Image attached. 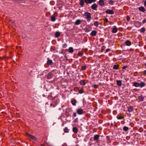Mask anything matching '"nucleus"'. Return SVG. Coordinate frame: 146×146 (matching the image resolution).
Here are the masks:
<instances>
[{
	"instance_id": "1",
	"label": "nucleus",
	"mask_w": 146,
	"mask_h": 146,
	"mask_svg": "<svg viewBox=\"0 0 146 146\" xmlns=\"http://www.w3.org/2000/svg\"><path fill=\"white\" fill-rule=\"evenodd\" d=\"M52 103L50 104V106L54 107L58 104L59 100L57 96H55L52 99Z\"/></svg>"
},
{
	"instance_id": "2",
	"label": "nucleus",
	"mask_w": 146,
	"mask_h": 146,
	"mask_svg": "<svg viewBox=\"0 0 146 146\" xmlns=\"http://www.w3.org/2000/svg\"><path fill=\"white\" fill-rule=\"evenodd\" d=\"M145 85V83L143 82H141L140 83H139L137 82H134L133 86H135V87H137L139 86H140L142 88L144 87Z\"/></svg>"
},
{
	"instance_id": "3",
	"label": "nucleus",
	"mask_w": 146,
	"mask_h": 146,
	"mask_svg": "<svg viewBox=\"0 0 146 146\" xmlns=\"http://www.w3.org/2000/svg\"><path fill=\"white\" fill-rule=\"evenodd\" d=\"M84 16L88 21H90L91 20L92 17H91V14L90 13L86 12L84 13Z\"/></svg>"
},
{
	"instance_id": "4",
	"label": "nucleus",
	"mask_w": 146,
	"mask_h": 146,
	"mask_svg": "<svg viewBox=\"0 0 146 146\" xmlns=\"http://www.w3.org/2000/svg\"><path fill=\"white\" fill-rule=\"evenodd\" d=\"M26 135L28 136L29 137L31 138V139L34 140L35 141H36L37 140V138L35 137L34 136L31 135V134L27 132L25 133Z\"/></svg>"
},
{
	"instance_id": "5",
	"label": "nucleus",
	"mask_w": 146,
	"mask_h": 146,
	"mask_svg": "<svg viewBox=\"0 0 146 146\" xmlns=\"http://www.w3.org/2000/svg\"><path fill=\"white\" fill-rule=\"evenodd\" d=\"M53 75L54 74L52 73L49 72L45 76L47 79H50L52 78Z\"/></svg>"
},
{
	"instance_id": "6",
	"label": "nucleus",
	"mask_w": 146,
	"mask_h": 146,
	"mask_svg": "<svg viewBox=\"0 0 146 146\" xmlns=\"http://www.w3.org/2000/svg\"><path fill=\"white\" fill-rule=\"evenodd\" d=\"M134 25L136 27H139L141 25V23L140 22L134 21Z\"/></svg>"
},
{
	"instance_id": "7",
	"label": "nucleus",
	"mask_w": 146,
	"mask_h": 146,
	"mask_svg": "<svg viewBox=\"0 0 146 146\" xmlns=\"http://www.w3.org/2000/svg\"><path fill=\"white\" fill-rule=\"evenodd\" d=\"M76 111L77 113L79 115H82L83 114V110L81 108H79L77 109Z\"/></svg>"
},
{
	"instance_id": "8",
	"label": "nucleus",
	"mask_w": 146,
	"mask_h": 146,
	"mask_svg": "<svg viewBox=\"0 0 146 146\" xmlns=\"http://www.w3.org/2000/svg\"><path fill=\"white\" fill-rule=\"evenodd\" d=\"M92 28L89 25L87 26L85 29V31L86 32H88L91 30Z\"/></svg>"
},
{
	"instance_id": "9",
	"label": "nucleus",
	"mask_w": 146,
	"mask_h": 146,
	"mask_svg": "<svg viewBox=\"0 0 146 146\" xmlns=\"http://www.w3.org/2000/svg\"><path fill=\"white\" fill-rule=\"evenodd\" d=\"M106 13L107 14L112 15L114 14V12L112 10L107 9L105 11Z\"/></svg>"
},
{
	"instance_id": "10",
	"label": "nucleus",
	"mask_w": 146,
	"mask_h": 146,
	"mask_svg": "<svg viewBox=\"0 0 146 146\" xmlns=\"http://www.w3.org/2000/svg\"><path fill=\"white\" fill-rule=\"evenodd\" d=\"M98 7V5L96 3H94L91 6V8L94 10H96Z\"/></svg>"
},
{
	"instance_id": "11",
	"label": "nucleus",
	"mask_w": 146,
	"mask_h": 146,
	"mask_svg": "<svg viewBox=\"0 0 146 146\" xmlns=\"http://www.w3.org/2000/svg\"><path fill=\"white\" fill-rule=\"evenodd\" d=\"M84 1L86 4H90L95 2L96 0H84Z\"/></svg>"
},
{
	"instance_id": "12",
	"label": "nucleus",
	"mask_w": 146,
	"mask_h": 146,
	"mask_svg": "<svg viewBox=\"0 0 146 146\" xmlns=\"http://www.w3.org/2000/svg\"><path fill=\"white\" fill-rule=\"evenodd\" d=\"M117 28L115 26H114L113 27V28L112 32L113 33H115L117 31Z\"/></svg>"
},
{
	"instance_id": "13",
	"label": "nucleus",
	"mask_w": 146,
	"mask_h": 146,
	"mask_svg": "<svg viewBox=\"0 0 146 146\" xmlns=\"http://www.w3.org/2000/svg\"><path fill=\"white\" fill-rule=\"evenodd\" d=\"M97 33V32L95 30H93L92 31L90 34V35L91 36H94L96 35Z\"/></svg>"
},
{
	"instance_id": "14",
	"label": "nucleus",
	"mask_w": 146,
	"mask_h": 146,
	"mask_svg": "<svg viewBox=\"0 0 146 146\" xmlns=\"http://www.w3.org/2000/svg\"><path fill=\"white\" fill-rule=\"evenodd\" d=\"M98 4L102 6H104L105 5L104 1V0H100L98 2Z\"/></svg>"
},
{
	"instance_id": "15",
	"label": "nucleus",
	"mask_w": 146,
	"mask_h": 146,
	"mask_svg": "<svg viewBox=\"0 0 146 146\" xmlns=\"http://www.w3.org/2000/svg\"><path fill=\"white\" fill-rule=\"evenodd\" d=\"M134 110V108L133 106H130L127 107V111L129 113L132 112Z\"/></svg>"
},
{
	"instance_id": "16",
	"label": "nucleus",
	"mask_w": 146,
	"mask_h": 146,
	"mask_svg": "<svg viewBox=\"0 0 146 146\" xmlns=\"http://www.w3.org/2000/svg\"><path fill=\"white\" fill-rule=\"evenodd\" d=\"M47 64L48 65H50L52 64V60L49 59V58H47Z\"/></svg>"
},
{
	"instance_id": "17",
	"label": "nucleus",
	"mask_w": 146,
	"mask_h": 146,
	"mask_svg": "<svg viewBox=\"0 0 146 146\" xmlns=\"http://www.w3.org/2000/svg\"><path fill=\"white\" fill-rule=\"evenodd\" d=\"M144 98L142 94L138 97V99L140 101H143L144 100Z\"/></svg>"
},
{
	"instance_id": "18",
	"label": "nucleus",
	"mask_w": 146,
	"mask_h": 146,
	"mask_svg": "<svg viewBox=\"0 0 146 146\" xmlns=\"http://www.w3.org/2000/svg\"><path fill=\"white\" fill-rule=\"evenodd\" d=\"M100 137V135H96L94 136V141H97L99 139V138Z\"/></svg>"
},
{
	"instance_id": "19",
	"label": "nucleus",
	"mask_w": 146,
	"mask_h": 146,
	"mask_svg": "<svg viewBox=\"0 0 146 146\" xmlns=\"http://www.w3.org/2000/svg\"><path fill=\"white\" fill-rule=\"evenodd\" d=\"M139 10L140 11H141L143 12L145 11V10L144 7H141L139 8Z\"/></svg>"
},
{
	"instance_id": "20",
	"label": "nucleus",
	"mask_w": 146,
	"mask_h": 146,
	"mask_svg": "<svg viewBox=\"0 0 146 146\" xmlns=\"http://www.w3.org/2000/svg\"><path fill=\"white\" fill-rule=\"evenodd\" d=\"M73 131L74 133H77L78 132V128L76 127H73Z\"/></svg>"
},
{
	"instance_id": "21",
	"label": "nucleus",
	"mask_w": 146,
	"mask_h": 146,
	"mask_svg": "<svg viewBox=\"0 0 146 146\" xmlns=\"http://www.w3.org/2000/svg\"><path fill=\"white\" fill-rule=\"evenodd\" d=\"M84 0H80V5H81V7H83L84 5Z\"/></svg>"
},
{
	"instance_id": "22",
	"label": "nucleus",
	"mask_w": 146,
	"mask_h": 146,
	"mask_svg": "<svg viewBox=\"0 0 146 146\" xmlns=\"http://www.w3.org/2000/svg\"><path fill=\"white\" fill-rule=\"evenodd\" d=\"M117 84L119 86H121L122 85V82L121 80H117Z\"/></svg>"
},
{
	"instance_id": "23",
	"label": "nucleus",
	"mask_w": 146,
	"mask_h": 146,
	"mask_svg": "<svg viewBox=\"0 0 146 146\" xmlns=\"http://www.w3.org/2000/svg\"><path fill=\"white\" fill-rule=\"evenodd\" d=\"M79 82L80 84L82 85H85L86 84L84 80H81Z\"/></svg>"
},
{
	"instance_id": "24",
	"label": "nucleus",
	"mask_w": 146,
	"mask_h": 146,
	"mask_svg": "<svg viewBox=\"0 0 146 146\" xmlns=\"http://www.w3.org/2000/svg\"><path fill=\"white\" fill-rule=\"evenodd\" d=\"M71 102L73 105L75 106L77 103V101L75 99H74L71 101Z\"/></svg>"
},
{
	"instance_id": "25",
	"label": "nucleus",
	"mask_w": 146,
	"mask_h": 146,
	"mask_svg": "<svg viewBox=\"0 0 146 146\" xmlns=\"http://www.w3.org/2000/svg\"><path fill=\"white\" fill-rule=\"evenodd\" d=\"M125 43L126 45L127 46H129L131 44V42L128 40H127Z\"/></svg>"
},
{
	"instance_id": "26",
	"label": "nucleus",
	"mask_w": 146,
	"mask_h": 146,
	"mask_svg": "<svg viewBox=\"0 0 146 146\" xmlns=\"http://www.w3.org/2000/svg\"><path fill=\"white\" fill-rule=\"evenodd\" d=\"M81 21L80 20H77L75 23V25H79L81 23Z\"/></svg>"
},
{
	"instance_id": "27",
	"label": "nucleus",
	"mask_w": 146,
	"mask_h": 146,
	"mask_svg": "<svg viewBox=\"0 0 146 146\" xmlns=\"http://www.w3.org/2000/svg\"><path fill=\"white\" fill-rule=\"evenodd\" d=\"M60 35V33L59 32H57L55 33V36L56 38H58Z\"/></svg>"
},
{
	"instance_id": "28",
	"label": "nucleus",
	"mask_w": 146,
	"mask_h": 146,
	"mask_svg": "<svg viewBox=\"0 0 146 146\" xmlns=\"http://www.w3.org/2000/svg\"><path fill=\"white\" fill-rule=\"evenodd\" d=\"M139 31L141 33H144L145 31V27H143L140 29Z\"/></svg>"
},
{
	"instance_id": "29",
	"label": "nucleus",
	"mask_w": 146,
	"mask_h": 146,
	"mask_svg": "<svg viewBox=\"0 0 146 146\" xmlns=\"http://www.w3.org/2000/svg\"><path fill=\"white\" fill-rule=\"evenodd\" d=\"M56 17L54 16L53 15L51 17V20L52 21H54L56 20Z\"/></svg>"
},
{
	"instance_id": "30",
	"label": "nucleus",
	"mask_w": 146,
	"mask_h": 146,
	"mask_svg": "<svg viewBox=\"0 0 146 146\" xmlns=\"http://www.w3.org/2000/svg\"><path fill=\"white\" fill-rule=\"evenodd\" d=\"M68 52L70 53H72L74 51V50L73 49V48L72 47H70L69 48L68 50Z\"/></svg>"
},
{
	"instance_id": "31",
	"label": "nucleus",
	"mask_w": 146,
	"mask_h": 146,
	"mask_svg": "<svg viewBox=\"0 0 146 146\" xmlns=\"http://www.w3.org/2000/svg\"><path fill=\"white\" fill-rule=\"evenodd\" d=\"M99 23L98 21H95L94 23V25L96 27H98L99 25Z\"/></svg>"
},
{
	"instance_id": "32",
	"label": "nucleus",
	"mask_w": 146,
	"mask_h": 146,
	"mask_svg": "<svg viewBox=\"0 0 146 146\" xmlns=\"http://www.w3.org/2000/svg\"><path fill=\"white\" fill-rule=\"evenodd\" d=\"M83 54V52L82 51H79L77 55L79 56H82Z\"/></svg>"
},
{
	"instance_id": "33",
	"label": "nucleus",
	"mask_w": 146,
	"mask_h": 146,
	"mask_svg": "<svg viewBox=\"0 0 146 146\" xmlns=\"http://www.w3.org/2000/svg\"><path fill=\"white\" fill-rule=\"evenodd\" d=\"M87 68V67L86 66V65H84L83 66H82L81 67V70H85Z\"/></svg>"
},
{
	"instance_id": "34",
	"label": "nucleus",
	"mask_w": 146,
	"mask_h": 146,
	"mask_svg": "<svg viewBox=\"0 0 146 146\" xmlns=\"http://www.w3.org/2000/svg\"><path fill=\"white\" fill-rule=\"evenodd\" d=\"M119 65H115L113 68V69L115 70H117L119 68Z\"/></svg>"
},
{
	"instance_id": "35",
	"label": "nucleus",
	"mask_w": 146,
	"mask_h": 146,
	"mask_svg": "<svg viewBox=\"0 0 146 146\" xmlns=\"http://www.w3.org/2000/svg\"><path fill=\"white\" fill-rule=\"evenodd\" d=\"M117 119H124V117L122 116H118L117 115Z\"/></svg>"
},
{
	"instance_id": "36",
	"label": "nucleus",
	"mask_w": 146,
	"mask_h": 146,
	"mask_svg": "<svg viewBox=\"0 0 146 146\" xmlns=\"http://www.w3.org/2000/svg\"><path fill=\"white\" fill-rule=\"evenodd\" d=\"M129 129V128L128 127H126V126H124L123 127V130L125 131H127Z\"/></svg>"
},
{
	"instance_id": "37",
	"label": "nucleus",
	"mask_w": 146,
	"mask_h": 146,
	"mask_svg": "<svg viewBox=\"0 0 146 146\" xmlns=\"http://www.w3.org/2000/svg\"><path fill=\"white\" fill-rule=\"evenodd\" d=\"M106 48V47L105 46H102L101 47V49L100 51L101 52H102Z\"/></svg>"
},
{
	"instance_id": "38",
	"label": "nucleus",
	"mask_w": 146,
	"mask_h": 146,
	"mask_svg": "<svg viewBox=\"0 0 146 146\" xmlns=\"http://www.w3.org/2000/svg\"><path fill=\"white\" fill-rule=\"evenodd\" d=\"M92 87H94V88L96 89L98 87V85L94 84L92 86Z\"/></svg>"
},
{
	"instance_id": "39",
	"label": "nucleus",
	"mask_w": 146,
	"mask_h": 146,
	"mask_svg": "<svg viewBox=\"0 0 146 146\" xmlns=\"http://www.w3.org/2000/svg\"><path fill=\"white\" fill-rule=\"evenodd\" d=\"M64 131L65 133H68V129L67 127H65L64 129Z\"/></svg>"
},
{
	"instance_id": "40",
	"label": "nucleus",
	"mask_w": 146,
	"mask_h": 146,
	"mask_svg": "<svg viewBox=\"0 0 146 146\" xmlns=\"http://www.w3.org/2000/svg\"><path fill=\"white\" fill-rule=\"evenodd\" d=\"M110 5H113V1L112 0H110L108 1Z\"/></svg>"
},
{
	"instance_id": "41",
	"label": "nucleus",
	"mask_w": 146,
	"mask_h": 146,
	"mask_svg": "<svg viewBox=\"0 0 146 146\" xmlns=\"http://www.w3.org/2000/svg\"><path fill=\"white\" fill-rule=\"evenodd\" d=\"M78 118H76L73 121V123H76L78 122Z\"/></svg>"
},
{
	"instance_id": "42",
	"label": "nucleus",
	"mask_w": 146,
	"mask_h": 146,
	"mask_svg": "<svg viewBox=\"0 0 146 146\" xmlns=\"http://www.w3.org/2000/svg\"><path fill=\"white\" fill-rule=\"evenodd\" d=\"M84 92V90L83 89H81L79 90V93L80 94H82Z\"/></svg>"
},
{
	"instance_id": "43",
	"label": "nucleus",
	"mask_w": 146,
	"mask_h": 146,
	"mask_svg": "<svg viewBox=\"0 0 146 146\" xmlns=\"http://www.w3.org/2000/svg\"><path fill=\"white\" fill-rule=\"evenodd\" d=\"M9 22L11 24H13L15 23V21L11 19L9 20Z\"/></svg>"
},
{
	"instance_id": "44",
	"label": "nucleus",
	"mask_w": 146,
	"mask_h": 146,
	"mask_svg": "<svg viewBox=\"0 0 146 146\" xmlns=\"http://www.w3.org/2000/svg\"><path fill=\"white\" fill-rule=\"evenodd\" d=\"M103 20H104V23H106L109 22L107 18H106L104 19Z\"/></svg>"
},
{
	"instance_id": "45",
	"label": "nucleus",
	"mask_w": 146,
	"mask_h": 146,
	"mask_svg": "<svg viewBox=\"0 0 146 146\" xmlns=\"http://www.w3.org/2000/svg\"><path fill=\"white\" fill-rule=\"evenodd\" d=\"M143 130V129L142 127H140L139 129V131L140 132H142Z\"/></svg>"
},
{
	"instance_id": "46",
	"label": "nucleus",
	"mask_w": 146,
	"mask_h": 146,
	"mask_svg": "<svg viewBox=\"0 0 146 146\" xmlns=\"http://www.w3.org/2000/svg\"><path fill=\"white\" fill-rule=\"evenodd\" d=\"M126 19L127 21H129L130 19V17L129 16H127L126 17Z\"/></svg>"
},
{
	"instance_id": "47",
	"label": "nucleus",
	"mask_w": 146,
	"mask_h": 146,
	"mask_svg": "<svg viewBox=\"0 0 146 146\" xmlns=\"http://www.w3.org/2000/svg\"><path fill=\"white\" fill-rule=\"evenodd\" d=\"M91 115L89 113H87L86 115V116L88 118H90V117Z\"/></svg>"
},
{
	"instance_id": "48",
	"label": "nucleus",
	"mask_w": 146,
	"mask_h": 146,
	"mask_svg": "<svg viewBox=\"0 0 146 146\" xmlns=\"http://www.w3.org/2000/svg\"><path fill=\"white\" fill-rule=\"evenodd\" d=\"M67 46V44L66 43L63 44L62 45V47L63 48H65Z\"/></svg>"
},
{
	"instance_id": "49",
	"label": "nucleus",
	"mask_w": 146,
	"mask_h": 146,
	"mask_svg": "<svg viewBox=\"0 0 146 146\" xmlns=\"http://www.w3.org/2000/svg\"><path fill=\"white\" fill-rule=\"evenodd\" d=\"M100 41L101 42H103L104 41V39L103 38H100Z\"/></svg>"
},
{
	"instance_id": "50",
	"label": "nucleus",
	"mask_w": 146,
	"mask_h": 146,
	"mask_svg": "<svg viewBox=\"0 0 146 146\" xmlns=\"http://www.w3.org/2000/svg\"><path fill=\"white\" fill-rule=\"evenodd\" d=\"M110 136H107L106 137V139L108 141L110 140Z\"/></svg>"
},
{
	"instance_id": "51",
	"label": "nucleus",
	"mask_w": 146,
	"mask_h": 146,
	"mask_svg": "<svg viewBox=\"0 0 146 146\" xmlns=\"http://www.w3.org/2000/svg\"><path fill=\"white\" fill-rule=\"evenodd\" d=\"M128 66H124L122 67V68L123 69H125L126 68H127Z\"/></svg>"
},
{
	"instance_id": "52",
	"label": "nucleus",
	"mask_w": 146,
	"mask_h": 146,
	"mask_svg": "<svg viewBox=\"0 0 146 146\" xmlns=\"http://www.w3.org/2000/svg\"><path fill=\"white\" fill-rule=\"evenodd\" d=\"M73 116L74 117H76V112H74L73 114Z\"/></svg>"
},
{
	"instance_id": "53",
	"label": "nucleus",
	"mask_w": 146,
	"mask_h": 146,
	"mask_svg": "<svg viewBox=\"0 0 146 146\" xmlns=\"http://www.w3.org/2000/svg\"><path fill=\"white\" fill-rule=\"evenodd\" d=\"M145 22H146V19H144L143 21H142V23L143 24H144L145 23Z\"/></svg>"
},
{
	"instance_id": "54",
	"label": "nucleus",
	"mask_w": 146,
	"mask_h": 146,
	"mask_svg": "<svg viewBox=\"0 0 146 146\" xmlns=\"http://www.w3.org/2000/svg\"><path fill=\"white\" fill-rule=\"evenodd\" d=\"M110 51V49L109 48H108L106 50V52H108Z\"/></svg>"
},
{
	"instance_id": "55",
	"label": "nucleus",
	"mask_w": 146,
	"mask_h": 146,
	"mask_svg": "<svg viewBox=\"0 0 146 146\" xmlns=\"http://www.w3.org/2000/svg\"><path fill=\"white\" fill-rule=\"evenodd\" d=\"M143 74L144 75H146V70H145L143 71Z\"/></svg>"
},
{
	"instance_id": "56",
	"label": "nucleus",
	"mask_w": 146,
	"mask_h": 146,
	"mask_svg": "<svg viewBox=\"0 0 146 146\" xmlns=\"http://www.w3.org/2000/svg\"><path fill=\"white\" fill-rule=\"evenodd\" d=\"M129 138H130V137L129 136H127L126 137V139L127 140H129Z\"/></svg>"
},
{
	"instance_id": "57",
	"label": "nucleus",
	"mask_w": 146,
	"mask_h": 146,
	"mask_svg": "<svg viewBox=\"0 0 146 146\" xmlns=\"http://www.w3.org/2000/svg\"><path fill=\"white\" fill-rule=\"evenodd\" d=\"M144 5L145 7H146V1L144 2Z\"/></svg>"
},
{
	"instance_id": "58",
	"label": "nucleus",
	"mask_w": 146,
	"mask_h": 146,
	"mask_svg": "<svg viewBox=\"0 0 146 146\" xmlns=\"http://www.w3.org/2000/svg\"><path fill=\"white\" fill-rule=\"evenodd\" d=\"M114 123H115V124L114 125L115 127H117V125L116 123L115 122H114Z\"/></svg>"
},
{
	"instance_id": "59",
	"label": "nucleus",
	"mask_w": 146,
	"mask_h": 146,
	"mask_svg": "<svg viewBox=\"0 0 146 146\" xmlns=\"http://www.w3.org/2000/svg\"><path fill=\"white\" fill-rule=\"evenodd\" d=\"M134 50V49H132V48H130V51H133Z\"/></svg>"
},
{
	"instance_id": "60",
	"label": "nucleus",
	"mask_w": 146,
	"mask_h": 146,
	"mask_svg": "<svg viewBox=\"0 0 146 146\" xmlns=\"http://www.w3.org/2000/svg\"><path fill=\"white\" fill-rule=\"evenodd\" d=\"M143 127L145 129H146V125H144L143 126Z\"/></svg>"
},
{
	"instance_id": "61",
	"label": "nucleus",
	"mask_w": 146,
	"mask_h": 146,
	"mask_svg": "<svg viewBox=\"0 0 146 146\" xmlns=\"http://www.w3.org/2000/svg\"><path fill=\"white\" fill-rule=\"evenodd\" d=\"M66 116H67V117H68L69 116V114L68 113V114H66Z\"/></svg>"
},
{
	"instance_id": "62",
	"label": "nucleus",
	"mask_w": 146,
	"mask_h": 146,
	"mask_svg": "<svg viewBox=\"0 0 146 146\" xmlns=\"http://www.w3.org/2000/svg\"><path fill=\"white\" fill-rule=\"evenodd\" d=\"M40 145L41 146H45V144H41Z\"/></svg>"
},
{
	"instance_id": "63",
	"label": "nucleus",
	"mask_w": 146,
	"mask_h": 146,
	"mask_svg": "<svg viewBox=\"0 0 146 146\" xmlns=\"http://www.w3.org/2000/svg\"><path fill=\"white\" fill-rule=\"evenodd\" d=\"M84 50H85V51H87V50L88 49L87 48H85Z\"/></svg>"
},
{
	"instance_id": "64",
	"label": "nucleus",
	"mask_w": 146,
	"mask_h": 146,
	"mask_svg": "<svg viewBox=\"0 0 146 146\" xmlns=\"http://www.w3.org/2000/svg\"><path fill=\"white\" fill-rule=\"evenodd\" d=\"M145 67L146 68V63H145Z\"/></svg>"
}]
</instances>
